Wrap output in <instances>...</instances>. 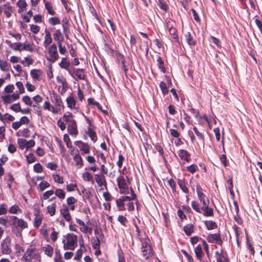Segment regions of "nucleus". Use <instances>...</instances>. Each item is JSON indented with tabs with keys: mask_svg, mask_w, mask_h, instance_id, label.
I'll return each mask as SVG.
<instances>
[{
	"mask_svg": "<svg viewBox=\"0 0 262 262\" xmlns=\"http://www.w3.org/2000/svg\"><path fill=\"white\" fill-rule=\"evenodd\" d=\"M53 179L54 182L59 184H62L63 183V178L62 177L59 176L57 173H53L52 174Z\"/></svg>",
	"mask_w": 262,
	"mask_h": 262,
	"instance_id": "obj_53",
	"label": "nucleus"
},
{
	"mask_svg": "<svg viewBox=\"0 0 262 262\" xmlns=\"http://www.w3.org/2000/svg\"><path fill=\"white\" fill-rule=\"evenodd\" d=\"M184 231L186 235H190L193 231V226L191 224H188L184 227Z\"/></svg>",
	"mask_w": 262,
	"mask_h": 262,
	"instance_id": "obj_50",
	"label": "nucleus"
},
{
	"mask_svg": "<svg viewBox=\"0 0 262 262\" xmlns=\"http://www.w3.org/2000/svg\"><path fill=\"white\" fill-rule=\"evenodd\" d=\"M206 239L210 243H216L218 245H221L222 243L220 234L218 233L209 234Z\"/></svg>",
	"mask_w": 262,
	"mask_h": 262,
	"instance_id": "obj_14",
	"label": "nucleus"
},
{
	"mask_svg": "<svg viewBox=\"0 0 262 262\" xmlns=\"http://www.w3.org/2000/svg\"><path fill=\"white\" fill-rule=\"evenodd\" d=\"M68 132L72 136H76L78 134V130L77 125L75 121H73L68 126Z\"/></svg>",
	"mask_w": 262,
	"mask_h": 262,
	"instance_id": "obj_22",
	"label": "nucleus"
},
{
	"mask_svg": "<svg viewBox=\"0 0 262 262\" xmlns=\"http://www.w3.org/2000/svg\"><path fill=\"white\" fill-rule=\"evenodd\" d=\"M43 108L45 110H47L51 112L53 114H56L57 113V109L56 107H54V105H51L48 99L44 102L42 106Z\"/></svg>",
	"mask_w": 262,
	"mask_h": 262,
	"instance_id": "obj_20",
	"label": "nucleus"
},
{
	"mask_svg": "<svg viewBox=\"0 0 262 262\" xmlns=\"http://www.w3.org/2000/svg\"><path fill=\"white\" fill-rule=\"evenodd\" d=\"M32 259L34 260V262H40V256L34 249L29 248L26 250L21 260L22 262H31Z\"/></svg>",
	"mask_w": 262,
	"mask_h": 262,
	"instance_id": "obj_2",
	"label": "nucleus"
},
{
	"mask_svg": "<svg viewBox=\"0 0 262 262\" xmlns=\"http://www.w3.org/2000/svg\"><path fill=\"white\" fill-rule=\"evenodd\" d=\"M16 6L18 8V13H21L26 10L28 5L25 0H18L16 3Z\"/></svg>",
	"mask_w": 262,
	"mask_h": 262,
	"instance_id": "obj_23",
	"label": "nucleus"
},
{
	"mask_svg": "<svg viewBox=\"0 0 262 262\" xmlns=\"http://www.w3.org/2000/svg\"><path fill=\"white\" fill-rule=\"evenodd\" d=\"M54 193V191L53 190H50L45 192L42 195L40 196V199L41 200H46L52 196Z\"/></svg>",
	"mask_w": 262,
	"mask_h": 262,
	"instance_id": "obj_44",
	"label": "nucleus"
},
{
	"mask_svg": "<svg viewBox=\"0 0 262 262\" xmlns=\"http://www.w3.org/2000/svg\"><path fill=\"white\" fill-rule=\"evenodd\" d=\"M49 23L50 24L54 26L56 25L60 24V21L57 17H51L49 19Z\"/></svg>",
	"mask_w": 262,
	"mask_h": 262,
	"instance_id": "obj_60",
	"label": "nucleus"
},
{
	"mask_svg": "<svg viewBox=\"0 0 262 262\" xmlns=\"http://www.w3.org/2000/svg\"><path fill=\"white\" fill-rule=\"evenodd\" d=\"M194 253L197 258L201 259L203 255V251L201 245H199L195 248Z\"/></svg>",
	"mask_w": 262,
	"mask_h": 262,
	"instance_id": "obj_46",
	"label": "nucleus"
},
{
	"mask_svg": "<svg viewBox=\"0 0 262 262\" xmlns=\"http://www.w3.org/2000/svg\"><path fill=\"white\" fill-rule=\"evenodd\" d=\"M15 85L19 90V94H23L25 93V90L23 83L20 81L16 82Z\"/></svg>",
	"mask_w": 262,
	"mask_h": 262,
	"instance_id": "obj_58",
	"label": "nucleus"
},
{
	"mask_svg": "<svg viewBox=\"0 0 262 262\" xmlns=\"http://www.w3.org/2000/svg\"><path fill=\"white\" fill-rule=\"evenodd\" d=\"M30 30L34 34H37L40 30V27L36 25H30Z\"/></svg>",
	"mask_w": 262,
	"mask_h": 262,
	"instance_id": "obj_61",
	"label": "nucleus"
},
{
	"mask_svg": "<svg viewBox=\"0 0 262 262\" xmlns=\"http://www.w3.org/2000/svg\"><path fill=\"white\" fill-rule=\"evenodd\" d=\"M54 39L57 43L62 42L63 40V36L60 30H56L53 34Z\"/></svg>",
	"mask_w": 262,
	"mask_h": 262,
	"instance_id": "obj_28",
	"label": "nucleus"
},
{
	"mask_svg": "<svg viewBox=\"0 0 262 262\" xmlns=\"http://www.w3.org/2000/svg\"><path fill=\"white\" fill-rule=\"evenodd\" d=\"M196 191L199 200L200 201L207 198L205 194L202 192V189L199 185H196Z\"/></svg>",
	"mask_w": 262,
	"mask_h": 262,
	"instance_id": "obj_35",
	"label": "nucleus"
},
{
	"mask_svg": "<svg viewBox=\"0 0 262 262\" xmlns=\"http://www.w3.org/2000/svg\"><path fill=\"white\" fill-rule=\"evenodd\" d=\"M2 252L4 254H9L11 252V248H10L9 244L5 241L2 242L1 244Z\"/></svg>",
	"mask_w": 262,
	"mask_h": 262,
	"instance_id": "obj_27",
	"label": "nucleus"
},
{
	"mask_svg": "<svg viewBox=\"0 0 262 262\" xmlns=\"http://www.w3.org/2000/svg\"><path fill=\"white\" fill-rule=\"evenodd\" d=\"M42 250L45 254L48 256H51L53 253V248L49 245H47L42 248Z\"/></svg>",
	"mask_w": 262,
	"mask_h": 262,
	"instance_id": "obj_39",
	"label": "nucleus"
},
{
	"mask_svg": "<svg viewBox=\"0 0 262 262\" xmlns=\"http://www.w3.org/2000/svg\"><path fill=\"white\" fill-rule=\"evenodd\" d=\"M158 5L161 9L166 11L167 9V5L163 0H159Z\"/></svg>",
	"mask_w": 262,
	"mask_h": 262,
	"instance_id": "obj_63",
	"label": "nucleus"
},
{
	"mask_svg": "<svg viewBox=\"0 0 262 262\" xmlns=\"http://www.w3.org/2000/svg\"><path fill=\"white\" fill-rule=\"evenodd\" d=\"M34 171L36 173H40L42 171V166L41 165L38 163L35 164L33 167Z\"/></svg>",
	"mask_w": 262,
	"mask_h": 262,
	"instance_id": "obj_64",
	"label": "nucleus"
},
{
	"mask_svg": "<svg viewBox=\"0 0 262 262\" xmlns=\"http://www.w3.org/2000/svg\"><path fill=\"white\" fill-rule=\"evenodd\" d=\"M191 207L194 210L198 213H201V208L200 207L199 203L195 201L191 202Z\"/></svg>",
	"mask_w": 262,
	"mask_h": 262,
	"instance_id": "obj_52",
	"label": "nucleus"
},
{
	"mask_svg": "<svg viewBox=\"0 0 262 262\" xmlns=\"http://www.w3.org/2000/svg\"><path fill=\"white\" fill-rule=\"evenodd\" d=\"M79 149L81 151L82 155L88 154L90 152V146L88 143L84 142L79 147Z\"/></svg>",
	"mask_w": 262,
	"mask_h": 262,
	"instance_id": "obj_32",
	"label": "nucleus"
},
{
	"mask_svg": "<svg viewBox=\"0 0 262 262\" xmlns=\"http://www.w3.org/2000/svg\"><path fill=\"white\" fill-rule=\"evenodd\" d=\"M178 184H179V185L181 189L182 190V191L183 192L186 193H188V188L186 187L185 183L184 181L179 180Z\"/></svg>",
	"mask_w": 262,
	"mask_h": 262,
	"instance_id": "obj_56",
	"label": "nucleus"
},
{
	"mask_svg": "<svg viewBox=\"0 0 262 262\" xmlns=\"http://www.w3.org/2000/svg\"><path fill=\"white\" fill-rule=\"evenodd\" d=\"M50 187V184L47 181L41 182L38 187L37 189L40 191H43L45 189Z\"/></svg>",
	"mask_w": 262,
	"mask_h": 262,
	"instance_id": "obj_48",
	"label": "nucleus"
},
{
	"mask_svg": "<svg viewBox=\"0 0 262 262\" xmlns=\"http://www.w3.org/2000/svg\"><path fill=\"white\" fill-rule=\"evenodd\" d=\"M63 141L66 143L68 148H72V142L68 135L64 134L63 135Z\"/></svg>",
	"mask_w": 262,
	"mask_h": 262,
	"instance_id": "obj_55",
	"label": "nucleus"
},
{
	"mask_svg": "<svg viewBox=\"0 0 262 262\" xmlns=\"http://www.w3.org/2000/svg\"><path fill=\"white\" fill-rule=\"evenodd\" d=\"M66 101L67 106L72 111H74L75 112L79 111V107L76 102V100L72 95H70L67 97Z\"/></svg>",
	"mask_w": 262,
	"mask_h": 262,
	"instance_id": "obj_9",
	"label": "nucleus"
},
{
	"mask_svg": "<svg viewBox=\"0 0 262 262\" xmlns=\"http://www.w3.org/2000/svg\"><path fill=\"white\" fill-rule=\"evenodd\" d=\"M140 47L141 50L145 51L147 53L149 50L148 38L147 39L145 38L144 40L141 41Z\"/></svg>",
	"mask_w": 262,
	"mask_h": 262,
	"instance_id": "obj_40",
	"label": "nucleus"
},
{
	"mask_svg": "<svg viewBox=\"0 0 262 262\" xmlns=\"http://www.w3.org/2000/svg\"><path fill=\"white\" fill-rule=\"evenodd\" d=\"M201 210L203 211V215L205 216L209 217L213 215V210L209 206L206 207H201Z\"/></svg>",
	"mask_w": 262,
	"mask_h": 262,
	"instance_id": "obj_33",
	"label": "nucleus"
},
{
	"mask_svg": "<svg viewBox=\"0 0 262 262\" xmlns=\"http://www.w3.org/2000/svg\"><path fill=\"white\" fill-rule=\"evenodd\" d=\"M56 205L55 203H53L47 207V212L50 216H53L55 214Z\"/></svg>",
	"mask_w": 262,
	"mask_h": 262,
	"instance_id": "obj_42",
	"label": "nucleus"
},
{
	"mask_svg": "<svg viewBox=\"0 0 262 262\" xmlns=\"http://www.w3.org/2000/svg\"><path fill=\"white\" fill-rule=\"evenodd\" d=\"M52 95V102L55 104L54 107H56L57 109V113H59L61 109L63 108L62 99L61 97L55 93H53Z\"/></svg>",
	"mask_w": 262,
	"mask_h": 262,
	"instance_id": "obj_10",
	"label": "nucleus"
},
{
	"mask_svg": "<svg viewBox=\"0 0 262 262\" xmlns=\"http://www.w3.org/2000/svg\"><path fill=\"white\" fill-rule=\"evenodd\" d=\"M38 47H37L33 42L25 41L22 47L23 51H27L30 52L38 51Z\"/></svg>",
	"mask_w": 262,
	"mask_h": 262,
	"instance_id": "obj_18",
	"label": "nucleus"
},
{
	"mask_svg": "<svg viewBox=\"0 0 262 262\" xmlns=\"http://www.w3.org/2000/svg\"><path fill=\"white\" fill-rule=\"evenodd\" d=\"M86 249H84L83 248H82V249H78L76 252L74 259L77 261H79L81 259L83 253L86 252Z\"/></svg>",
	"mask_w": 262,
	"mask_h": 262,
	"instance_id": "obj_49",
	"label": "nucleus"
},
{
	"mask_svg": "<svg viewBox=\"0 0 262 262\" xmlns=\"http://www.w3.org/2000/svg\"><path fill=\"white\" fill-rule=\"evenodd\" d=\"M48 53L50 57L47 60L51 62H54L59 58V55L57 51V46L53 43L48 48Z\"/></svg>",
	"mask_w": 262,
	"mask_h": 262,
	"instance_id": "obj_6",
	"label": "nucleus"
},
{
	"mask_svg": "<svg viewBox=\"0 0 262 262\" xmlns=\"http://www.w3.org/2000/svg\"><path fill=\"white\" fill-rule=\"evenodd\" d=\"M34 62L33 59L30 56L25 57L23 61H21L22 64L26 66H29L33 64Z\"/></svg>",
	"mask_w": 262,
	"mask_h": 262,
	"instance_id": "obj_51",
	"label": "nucleus"
},
{
	"mask_svg": "<svg viewBox=\"0 0 262 262\" xmlns=\"http://www.w3.org/2000/svg\"><path fill=\"white\" fill-rule=\"evenodd\" d=\"M59 66L60 68L67 70L68 72L70 70V62L67 59V58L64 57L62 58L59 63Z\"/></svg>",
	"mask_w": 262,
	"mask_h": 262,
	"instance_id": "obj_25",
	"label": "nucleus"
},
{
	"mask_svg": "<svg viewBox=\"0 0 262 262\" xmlns=\"http://www.w3.org/2000/svg\"><path fill=\"white\" fill-rule=\"evenodd\" d=\"M10 47L13 50L20 52L23 51L22 47H23V43L21 42H15L11 44Z\"/></svg>",
	"mask_w": 262,
	"mask_h": 262,
	"instance_id": "obj_47",
	"label": "nucleus"
},
{
	"mask_svg": "<svg viewBox=\"0 0 262 262\" xmlns=\"http://www.w3.org/2000/svg\"><path fill=\"white\" fill-rule=\"evenodd\" d=\"M178 155L183 163H187L190 161V153L185 149H180L178 151Z\"/></svg>",
	"mask_w": 262,
	"mask_h": 262,
	"instance_id": "obj_15",
	"label": "nucleus"
},
{
	"mask_svg": "<svg viewBox=\"0 0 262 262\" xmlns=\"http://www.w3.org/2000/svg\"><path fill=\"white\" fill-rule=\"evenodd\" d=\"M42 71L40 70L33 69L30 71V75L34 81H40Z\"/></svg>",
	"mask_w": 262,
	"mask_h": 262,
	"instance_id": "obj_24",
	"label": "nucleus"
},
{
	"mask_svg": "<svg viewBox=\"0 0 262 262\" xmlns=\"http://www.w3.org/2000/svg\"><path fill=\"white\" fill-rule=\"evenodd\" d=\"M9 212L11 214H18L21 213L22 210L18 205H13L9 208Z\"/></svg>",
	"mask_w": 262,
	"mask_h": 262,
	"instance_id": "obj_41",
	"label": "nucleus"
},
{
	"mask_svg": "<svg viewBox=\"0 0 262 262\" xmlns=\"http://www.w3.org/2000/svg\"><path fill=\"white\" fill-rule=\"evenodd\" d=\"M45 8L47 9L48 13L50 15H54L55 11L53 9L52 4L49 2H45Z\"/></svg>",
	"mask_w": 262,
	"mask_h": 262,
	"instance_id": "obj_54",
	"label": "nucleus"
},
{
	"mask_svg": "<svg viewBox=\"0 0 262 262\" xmlns=\"http://www.w3.org/2000/svg\"><path fill=\"white\" fill-rule=\"evenodd\" d=\"M14 90V85L13 84H8L4 89V92L7 94L11 93Z\"/></svg>",
	"mask_w": 262,
	"mask_h": 262,
	"instance_id": "obj_62",
	"label": "nucleus"
},
{
	"mask_svg": "<svg viewBox=\"0 0 262 262\" xmlns=\"http://www.w3.org/2000/svg\"><path fill=\"white\" fill-rule=\"evenodd\" d=\"M77 187L76 184L71 183L67 185L66 188L68 191L72 192L76 190Z\"/></svg>",
	"mask_w": 262,
	"mask_h": 262,
	"instance_id": "obj_59",
	"label": "nucleus"
},
{
	"mask_svg": "<svg viewBox=\"0 0 262 262\" xmlns=\"http://www.w3.org/2000/svg\"><path fill=\"white\" fill-rule=\"evenodd\" d=\"M235 236H236V241L238 246L239 245V242L241 239L240 235L242 234V232L240 228L237 227L236 225H234L232 227Z\"/></svg>",
	"mask_w": 262,
	"mask_h": 262,
	"instance_id": "obj_31",
	"label": "nucleus"
},
{
	"mask_svg": "<svg viewBox=\"0 0 262 262\" xmlns=\"http://www.w3.org/2000/svg\"><path fill=\"white\" fill-rule=\"evenodd\" d=\"M216 262H229L226 253L221 250L216 251L215 253Z\"/></svg>",
	"mask_w": 262,
	"mask_h": 262,
	"instance_id": "obj_17",
	"label": "nucleus"
},
{
	"mask_svg": "<svg viewBox=\"0 0 262 262\" xmlns=\"http://www.w3.org/2000/svg\"><path fill=\"white\" fill-rule=\"evenodd\" d=\"M95 180L98 186L101 187V189H103L102 187H104L105 189L107 188V183L105 177L102 174H95Z\"/></svg>",
	"mask_w": 262,
	"mask_h": 262,
	"instance_id": "obj_12",
	"label": "nucleus"
},
{
	"mask_svg": "<svg viewBox=\"0 0 262 262\" xmlns=\"http://www.w3.org/2000/svg\"><path fill=\"white\" fill-rule=\"evenodd\" d=\"M69 74L74 79L77 77L79 80L85 79V76L84 74V70L82 69H75L73 71H69Z\"/></svg>",
	"mask_w": 262,
	"mask_h": 262,
	"instance_id": "obj_11",
	"label": "nucleus"
},
{
	"mask_svg": "<svg viewBox=\"0 0 262 262\" xmlns=\"http://www.w3.org/2000/svg\"><path fill=\"white\" fill-rule=\"evenodd\" d=\"M17 143L19 146V148L21 150L25 148H26V150H28L35 145V141L33 140L27 141V140L23 138L18 139Z\"/></svg>",
	"mask_w": 262,
	"mask_h": 262,
	"instance_id": "obj_8",
	"label": "nucleus"
},
{
	"mask_svg": "<svg viewBox=\"0 0 262 262\" xmlns=\"http://www.w3.org/2000/svg\"><path fill=\"white\" fill-rule=\"evenodd\" d=\"M56 80L57 82L61 85L62 89L68 88V84L63 77L58 76L56 77Z\"/></svg>",
	"mask_w": 262,
	"mask_h": 262,
	"instance_id": "obj_38",
	"label": "nucleus"
},
{
	"mask_svg": "<svg viewBox=\"0 0 262 262\" xmlns=\"http://www.w3.org/2000/svg\"><path fill=\"white\" fill-rule=\"evenodd\" d=\"M54 193L55 195L61 200H63L65 198L66 193L62 189H56L55 191H54Z\"/></svg>",
	"mask_w": 262,
	"mask_h": 262,
	"instance_id": "obj_36",
	"label": "nucleus"
},
{
	"mask_svg": "<svg viewBox=\"0 0 262 262\" xmlns=\"http://www.w3.org/2000/svg\"><path fill=\"white\" fill-rule=\"evenodd\" d=\"M159 86L161 90L162 91V93L164 95H165L168 93V90L167 88V85L165 82L163 81L161 82Z\"/></svg>",
	"mask_w": 262,
	"mask_h": 262,
	"instance_id": "obj_57",
	"label": "nucleus"
},
{
	"mask_svg": "<svg viewBox=\"0 0 262 262\" xmlns=\"http://www.w3.org/2000/svg\"><path fill=\"white\" fill-rule=\"evenodd\" d=\"M19 227L21 229H25L28 227L27 223L22 219H18L17 220V223L14 228Z\"/></svg>",
	"mask_w": 262,
	"mask_h": 262,
	"instance_id": "obj_34",
	"label": "nucleus"
},
{
	"mask_svg": "<svg viewBox=\"0 0 262 262\" xmlns=\"http://www.w3.org/2000/svg\"><path fill=\"white\" fill-rule=\"evenodd\" d=\"M75 220L76 223L80 226L79 229L81 232L84 234L92 233V229L88 226L83 221L78 218H76Z\"/></svg>",
	"mask_w": 262,
	"mask_h": 262,
	"instance_id": "obj_13",
	"label": "nucleus"
},
{
	"mask_svg": "<svg viewBox=\"0 0 262 262\" xmlns=\"http://www.w3.org/2000/svg\"><path fill=\"white\" fill-rule=\"evenodd\" d=\"M127 177L125 178L123 176H120L117 179V185L120 193H128Z\"/></svg>",
	"mask_w": 262,
	"mask_h": 262,
	"instance_id": "obj_5",
	"label": "nucleus"
},
{
	"mask_svg": "<svg viewBox=\"0 0 262 262\" xmlns=\"http://www.w3.org/2000/svg\"><path fill=\"white\" fill-rule=\"evenodd\" d=\"M151 242L149 238H144L141 241V252L143 256L145 259L150 258L154 255V251L151 249Z\"/></svg>",
	"mask_w": 262,
	"mask_h": 262,
	"instance_id": "obj_3",
	"label": "nucleus"
},
{
	"mask_svg": "<svg viewBox=\"0 0 262 262\" xmlns=\"http://www.w3.org/2000/svg\"><path fill=\"white\" fill-rule=\"evenodd\" d=\"M71 154L73 156L75 166L79 168H82L83 166V162L82 157L79 155V150L73 148L71 151Z\"/></svg>",
	"mask_w": 262,
	"mask_h": 262,
	"instance_id": "obj_7",
	"label": "nucleus"
},
{
	"mask_svg": "<svg viewBox=\"0 0 262 262\" xmlns=\"http://www.w3.org/2000/svg\"><path fill=\"white\" fill-rule=\"evenodd\" d=\"M82 180L84 182H91L92 184L94 183L93 177L89 172H84L81 176Z\"/></svg>",
	"mask_w": 262,
	"mask_h": 262,
	"instance_id": "obj_29",
	"label": "nucleus"
},
{
	"mask_svg": "<svg viewBox=\"0 0 262 262\" xmlns=\"http://www.w3.org/2000/svg\"><path fill=\"white\" fill-rule=\"evenodd\" d=\"M205 225L208 230H212L217 228L215 222L212 221H207L205 222Z\"/></svg>",
	"mask_w": 262,
	"mask_h": 262,
	"instance_id": "obj_43",
	"label": "nucleus"
},
{
	"mask_svg": "<svg viewBox=\"0 0 262 262\" xmlns=\"http://www.w3.org/2000/svg\"><path fill=\"white\" fill-rule=\"evenodd\" d=\"M62 243L64 250H73L77 245V237L73 234H68Z\"/></svg>",
	"mask_w": 262,
	"mask_h": 262,
	"instance_id": "obj_4",
	"label": "nucleus"
},
{
	"mask_svg": "<svg viewBox=\"0 0 262 262\" xmlns=\"http://www.w3.org/2000/svg\"><path fill=\"white\" fill-rule=\"evenodd\" d=\"M3 12L7 18L11 16L13 12V7L9 3H7L3 5Z\"/></svg>",
	"mask_w": 262,
	"mask_h": 262,
	"instance_id": "obj_21",
	"label": "nucleus"
},
{
	"mask_svg": "<svg viewBox=\"0 0 262 262\" xmlns=\"http://www.w3.org/2000/svg\"><path fill=\"white\" fill-rule=\"evenodd\" d=\"M45 36H44V40H43V46L45 48H47L49 45H50L52 42V38L51 37V34L50 31L45 29Z\"/></svg>",
	"mask_w": 262,
	"mask_h": 262,
	"instance_id": "obj_19",
	"label": "nucleus"
},
{
	"mask_svg": "<svg viewBox=\"0 0 262 262\" xmlns=\"http://www.w3.org/2000/svg\"><path fill=\"white\" fill-rule=\"evenodd\" d=\"M86 133L93 142H96L97 140L96 133L91 127H89Z\"/></svg>",
	"mask_w": 262,
	"mask_h": 262,
	"instance_id": "obj_30",
	"label": "nucleus"
},
{
	"mask_svg": "<svg viewBox=\"0 0 262 262\" xmlns=\"http://www.w3.org/2000/svg\"><path fill=\"white\" fill-rule=\"evenodd\" d=\"M131 195L130 196H122L118 199L116 200V203L118 210L124 211L125 210V205L127 206V210L129 211L134 210V204L133 201L136 200V195L134 190L130 188Z\"/></svg>",
	"mask_w": 262,
	"mask_h": 262,
	"instance_id": "obj_1",
	"label": "nucleus"
},
{
	"mask_svg": "<svg viewBox=\"0 0 262 262\" xmlns=\"http://www.w3.org/2000/svg\"><path fill=\"white\" fill-rule=\"evenodd\" d=\"M10 68V64L5 60H0V69L3 71H8Z\"/></svg>",
	"mask_w": 262,
	"mask_h": 262,
	"instance_id": "obj_37",
	"label": "nucleus"
},
{
	"mask_svg": "<svg viewBox=\"0 0 262 262\" xmlns=\"http://www.w3.org/2000/svg\"><path fill=\"white\" fill-rule=\"evenodd\" d=\"M2 98L5 103H11L19 98V94L13 93L10 95L2 96Z\"/></svg>",
	"mask_w": 262,
	"mask_h": 262,
	"instance_id": "obj_16",
	"label": "nucleus"
},
{
	"mask_svg": "<svg viewBox=\"0 0 262 262\" xmlns=\"http://www.w3.org/2000/svg\"><path fill=\"white\" fill-rule=\"evenodd\" d=\"M186 40L187 43L189 46H194L196 43L195 41L192 38L191 36V34L189 32L185 34Z\"/></svg>",
	"mask_w": 262,
	"mask_h": 262,
	"instance_id": "obj_45",
	"label": "nucleus"
},
{
	"mask_svg": "<svg viewBox=\"0 0 262 262\" xmlns=\"http://www.w3.org/2000/svg\"><path fill=\"white\" fill-rule=\"evenodd\" d=\"M60 212L61 215L66 221L67 222H70L71 221V216L68 207H66L61 208L60 210Z\"/></svg>",
	"mask_w": 262,
	"mask_h": 262,
	"instance_id": "obj_26",
	"label": "nucleus"
}]
</instances>
